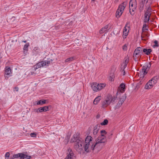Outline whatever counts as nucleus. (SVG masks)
I'll return each instance as SVG.
<instances>
[{
	"label": "nucleus",
	"instance_id": "nucleus-17",
	"mask_svg": "<svg viewBox=\"0 0 159 159\" xmlns=\"http://www.w3.org/2000/svg\"><path fill=\"white\" fill-rule=\"evenodd\" d=\"M129 61V58L128 57H126L124 58V61L123 64L121 65V68L123 69L122 71H124V73H125L124 69L126 67Z\"/></svg>",
	"mask_w": 159,
	"mask_h": 159
},
{
	"label": "nucleus",
	"instance_id": "nucleus-30",
	"mask_svg": "<svg viewBox=\"0 0 159 159\" xmlns=\"http://www.w3.org/2000/svg\"><path fill=\"white\" fill-rule=\"evenodd\" d=\"M29 43H26L24 46L23 49L24 50L27 51L28 49V47L29 46Z\"/></svg>",
	"mask_w": 159,
	"mask_h": 159
},
{
	"label": "nucleus",
	"instance_id": "nucleus-41",
	"mask_svg": "<svg viewBox=\"0 0 159 159\" xmlns=\"http://www.w3.org/2000/svg\"><path fill=\"white\" fill-rule=\"evenodd\" d=\"M101 135H104L103 134H106L107 132L105 130H102L101 131Z\"/></svg>",
	"mask_w": 159,
	"mask_h": 159
},
{
	"label": "nucleus",
	"instance_id": "nucleus-49",
	"mask_svg": "<svg viewBox=\"0 0 159 159\" xmlns=\"http://www.w3.org/2000/svg\"><path fill=\"white\" fill-rule=\"evenodd\" d=\"M22 42L25 43L26 42V40H25V41H22Z\"/></svg>",
	"mask_w": 159,
	"mask_h": 159
},
{
	"label": "nucleus",
	"instance_id": "nucleus-21",
	"mask_svg": "<svg viewBox=\"0 0 159 159\" xmlns=\"http://www.w3.org/2000/svg\"><path fill=\"white\" fill-rule=\"evenodd\" d=\"M5 70V75H9L12 73L11 69L10 67H6Z\"/></svg>",
	"mask_w": 159,
	"mask_h": 159
},
{
	"label": "nucleus",
	"instance_id": "nucleus-31",
	"mask_svg": "<svg viewBox=\"0 0 159 159\" xmlns=\"http://www.w3.org/2000/svg\"><path fill=\"white\" fill-rule=\"evenodd\" d=\"M108 123V121L107 119H105L101 123V125H106Z\"/></svg>",
	"mask_w": 159,
	"mask_h": 159
},
{
	"label": "nucleus",
	"instance_id": "nucleus-40",
	"mask_svg": "<svg viewBox=\"0 0 159 159\" xmlns=\"http://www.w3.org/2000/svg\"><path fill=\"white\" fill-rule=\"evenodd\" d=\"M151 15V13L145 12L144 16H148L150 17Z\"/></svg>",
	"mask_w": 159,
	"mask_h": 159
},
{
	"label": "nucleus",
	"instance_id": "nucleus-23",
	"mask_svg": "<svg viewBox=\"0 0 159 159\" xmlns=\"http://www.w3.org/2000/svg\"><path fill=\"white\" fill-rule=\"evenodd\" d=\"M129 29V23L127 22L126 23L125 26L123 30V32H128Z\"/></svg>",
	"mask_w": 159,
	"mask_h": 159
},
{
	"label": "nucleus",
	"instance_id": "nucleus-36",
	"mask_svg": "<svg viewBox=\"0 0 159 159\" xmlns=\"http://www.w3.org/2000/svg\"><path fill=\"white\" fill-rule=\"evenodd\" d=\"M33 51L36 52H38L39 51V49L38 47H35L33 49Z\"/></svg>",
	"mask_w": 159,
	"mask_h": 159
},
{
	"label": "nucleus",
	"instance_id": "nucleus-8",
	"mask_svg": "<svg viewBox=\"0 0 159 159\" xmlns=\"http://www.w3.org/2000/svg\"><path fill=\"white\" fill-rule=\"evenodd\" d=\"M151 62H149L148 63L145 64L144 65L143 67L141 72L142 73V75H140L141 77H143L144 75H146L148 72V71L149 70L151 66Z\"/></svg>",
	"mask_w": 159,
	"mask_h": 159
},
{
	"label": "nucleus",
	"instance_id": "nucleus-22",
	"mask_svg": "<svg viewBox=\"0 0 159 159\" xmlns=\"http://www.w3.org/2000/svg\"><path fill=\"white\" fill-rule=\"evenodd\" d=\"M152 51L150 49L143 48V52L144 53L147 55H149Z\"/></svg>",
	"mask_w": 159,
	"mask_h": 159
},
{
	"label": "nucleus",
	"instance_id": "nucleus-43",
	"mask_svg": "<svg viewBox=\"0 0 159 159\" xmlns=\"http://www.w3.org/2000/svg\"><path fill=\"white\" fill-rule=\"evenodd\" d=\"M10 156V154L9 152H7L5 155V156L6 157H7L8 158Z\"/></svg>",
	"mask_w": 159,
	"mask_h": 159
},
{
	"label": "nucleus",
	"instance_id": "nucleus-51",
	"mask_svg": "<svg viewBox=\"0 0 159 159\" xmlns=\"http://www.w3.org/2000/svg\"><path fill=\"white\" fill-rule=\"evenodd\" d=\"M92 1H93V2H94L96 0H91Z\"/></svg>",
	"mask_w": 159,
	"mask_h": 159
},
{
	"label": "nucleus",
	"instance_id": "nucleus-27",
	"mask_svg": "<svg viewBox=\"0 0 159 159\" xmlns=\"http://www.w3.org/2000/svg\"><path fill=\"white\" fill-rule=\"evenodd\" d=\"M46 100H41L37 102V104L38 105H42L46 103Z\"/></svg>",
	"mask_w": 159,
	"mask_h": 159
},
{
	"label": "nucleus",
	"instance_id": "nucleus-5",
	"mask_svg": "<svg viewBox=\"0 0 159 159\" xmlns=\"http://www.w3.org/2000/svg\"><path fill=\"white\" fill-rule=\"evenodd\" d=\"M127 2H124L119 5L116 11V16L117 18H119L121 15L124 10L126 5Z\"/></svg>",
	"mask_w": 159,
	"mask_h": 159
},
{
	"label": "nucleus",
	"instance_id": "nucleus-1",
	"mask_svg": "<svg viewBox=\"0 0 159 159\" xmlns=\"http://www.w3.org/2000/svg\"><path fill=\"white\" fill-rule=\"evenodd\" d=\"M152 2V0H139V9L140 12H141L144 9L145 3L146 11L145 12L151 13V6Z\"/></svg>",
	"mask_w": 159,
	"mask_h": 159
},
{
	"label": "nucleus",
	"instance_id": "nucleus-14",
	"mask_svg": "<svg viewBox=\"0 0 159 159\" xmlns=\"http://www.w3.org/2000/svg\"><path fill=\"white\" fill-rule=\"evenodd\" d=\"M134 54V55H138L140 57L143 54V48L140 47L137 48L135 49Z\"/></svg>",
	"mask_w": 159,
	"mask_h": 159
},
{
	"label": "nucleus",
	"instance_id": "nucleus-4",
	"mask_svg": "<svg viewBox=\"0 0 159 159\" xmlns=\"http://www.w3.org/2000/svg\"><path fill=\"white\" fill-rule=\"evenodd\" d=\"M159 78V76L158 75L153 77L146 84L145 87V88L148 89L152 88L157 83Z\"/></svg>",
	"mask_w": 159,
	"mask_h": 159
},
{
	"label": "nucleus",
	"instance_id": "nucleus-47",
	"mask_svg": "<svg viewBox=\"0 0 159 159\" xmlns=\"http://www.w3.org/2000/svg\"><path fill=\"white\" fill-rule=\"evenodd\" d=\"M112 69L113 70V72L114 71H115L116 70V68L114 66L112 67Z\"/></svg>",
	"mask_w": 159,
	"mask_h": 159
},
{
	"label": "nucleus",
	"instance_id": "nucleus-44",
	"mask_svg": "<svg viewBox=\"0 0 159 159\" xmlns=\"http://www.w3.org/2000/svg\"><path fill=\"white\" fill-rule=\"evenodd\" d=\"M114 77L113 75H112V77H111V76L110 79V80H111V81H113V80H114L113 78Z\"/></svg>",
	"mask_w": 159,
	"mask_h": 159
},
{
	"label": "nucleus",
	"instance_id": "nucleus-28",
	"mask_svg": "<svg viewBox=\"0 0 159 159\" xmlns=\"http://www.w3.org/2000/svg\"><path fill=\"white\" fill-rule=\"evenodd\" d=\"M31 158V156H28L23 153L22 158H20V159H24L25 158L27 159H30Z\"/></svg>",
	"mask_w": 159,
	"mask_h": 159
},
{
	"label": "nucleus",
	"instance_id": "nucleus-13",
	"mask_svg": "<svg viewBox=\"0 0 159 159\" xmlns=\"http://www.w3.org/2000/svg\"><path fill=\"white\" fill-rule=\"evenodd\" d=\"M125 85L124 84H121L118 87L117 92L116 93V96H118L119 94L120 93H122L125 91Z\"/></svg>",
	"mask_w": 159,
	"mask_h": 159
},
{
	"label": "nucleus",
	"instance_id": "nucleus-9",
	"mask_svg": "<svg viewBox=\"0 0 159 159\" xmlns=\"http://www.w3.org/2000/svg\"><path fill=\"white\" fill-rule=\"evenodd\" d=\"M52 61V60L51 61H41L35 65L34 67L36 69H37L41 67L44 66H47Z\"/></svg>",
	"mask_w": 159,
	"mask_h": 159
},
{
	"label": "nucleus",
	"instance_id": "nucleus-3",
	"mask_svg": "<svg viewBox=\"0 0 159 159\" xmlns=\"http://www.w3.org/2000/svg\"><path fill=\"white\" fill-rule=\"evenodd\" d=\"M116 98L110 95H108L105 99L102 102V107L105 108L112 102L114 103Z\"/></svg>",
	"mask_w": 159,
	"mask_h": 159
},
{
	"label": "nucleus",
	"instance_id": "nucleus-18",
	"mask_svg": "<svg viewBox=\"0 0 159 159\" xmlns=\"http://www.w3.org/2000/svg\"><path fill=\"white\" fill-rule=\"evenodd\" d=\"M96 141L104 143L107 141L106 137L104 135H101L98 137Z\"/></svg>",
	"mask_w": 159,
	"mask_h": 159
},
{
	"label": "nucleus",
	"instance_id": "nucleus-15",
	"mask_svg": "<svg viewBox=\"0 0 159 159\" xmlns=\"http://www.w3.org/2000/svg\"><path fill=\"white\" fill-rule=\"evenodd\" d=\"M48 106H44L43 107H40L38 109H35L34 110V111L37 113L47 111L48 110Z\"/></svg>",
	"mask_w": 159,
	"mask_h": 159
},
{
	"label": "nucleus",
	"instance_id": "nucleus-26",
	"mask_svg": "<svg viewBox=\"0 0 159 159\" xmlns=\"http://www.w3.org/2000/svg\"><path fill=\"white\" fill-rule=\"evenodd\" d=\"M23 155V153H19L14 155L13 157L14 158H16L20 157V158H22V157Z\"/></svg>",
	"mask_w": 159,
	"mask_h": 159
},
{
	"label": "nucleus",
	"instance_id": "nucleus-32",
	"mask_svg": "<svg viewBox=\"0 0 159 159\" xmlns=\"http://www.w3.org/2000/svg\"><path fill=\"white\" fill-rule=\"evenodd\" d=\"M150 17L148 16H144V22L147 23L148 22L149 20V18Z\"/></svg>",
	"mask_w": 159,
	"mask_h": 159
},
{
	"label": "nucleus",
	"instance_id": "nucleus-39",
	"mask_svg": "<svg viewBox=\"0 0 159 159\" xmlns=\"http://www.w3.org/2000/svg\"><path fill=\"white\" fill-rule=\"evenodd\" d=\"M122 104L121 103H120L119 101L118 102V103L116 105V108H119V107H120L121 105H122Z\"/></svg>",
	"mask_w": 159,
	"mask_h": 159
},
{
	"label": "nucleus",
	"instance_id": "nucleus-12",
	"mask_svg": "<svg viewBox=\"0 0 159 159\" xmlns=\"http://www.w3.org/2000/svg\"><path fill=\"white\" fill-rule=\"evenodd\" d=\"M104 145V143L96 141L95 143L93 145V150L96 148L98 149H101Z\"/></svg>",
	"mask_w": 159,
	"mask_h": 159
},
{
	"label": "nucleus",
	"instance_id": "nucleus-25",
	"mask_svg": "<svg viewBox=\"0 0 159 159\" xmlns=\"http://www.w3.org/2000/svg\"><path fill=\"white\" fill-rule=\"evenodd\" d=\"M98 125H96L94 126V129L93 131V134L95 135L97 134L98 130Z\"/></svg>",
	"mask_w": 159,
	"mask_h": 159
},
{
	"label": "nucleus",
	"instance_id": "nucleus-42",
	"mask_svg": "<svg viewBox=\"0 0 159 159\" xmlns=\"http://www.w3.org/2000/svg\"><path fill=\"white\" fill-rule=\"evenodd\" d=\"M136 55H134V56H133V58H134V60H135V61H137V58L138 57H139V56H138L137 57L136 56Z\"/></svg>",
	"mask_w": 159,
	"mask_h": 159
},
{
	"label": "nucleus",
	"instance_id": "nucleus-16",
	"mask_svg": "<svg viewBox=\"0 0 159 159\" xmlns=\"http://www.w3.org/2000/svg\"><path fill=\"white\" fill-rule=\"evenodd\" d=\"M111 26V25H107L105 26L100 30L99 31L100 33L102 34L104 33H106L110 29Z\"/></svg>",
	"mask_w": 159,
	"mask_h": 159
},
{
	"label": "nucleus",
	"instance_id": "nucleus-20",
	"mask_svg": "<svg viewBox=\"0 0 159 159\" xmlns=\"http://www.w3.org/2000/svg\"><path fill=\"white\" fill-rule=\"evenodd\" d=\"M148 36L147 32H144L142 33L141 35V39L143 40L146 41L148 39Z\"/></svg>",
	"mask_w": 159,
	"mask_h": 159
},
{
	"label": "nucleus",
	"instance_id": "nucleus-50",
	"mask_svg": "<svg viewBox=\"0 0 159 159\" xmlns=\"http://www.w3.org/2000/svg\"><path fill=\"white\" fill-rule=\"evenodd\" d=\"M97 118H99V116H98H98H97Z\"/></svg>",
	"mask_w": 159,
	"mask_h": 159
},
{
	"label": "nucleus",
	"instance_id": "nucleus-38",
	"mask_svg": "<svg viewBox=\"0 0 159 159\" xmlns=\"http://www.w3.org/2000/svg\"><path fill=\"white\" fill-rule=\"evenodd\" d=\"M155 44L153 46V47H158V42L157 40H155L154 41Z\"/></svg>",
	"mask_w": 159,
	"mask_h": 159
},
{
	"label": "nucleus",
	"instance_id": "nucleus-33",
	"mask_svg": "<svg viewBox=\"0 0 159 159\" xmlns=\"http://www.w3.org/2000/svg\"><path fill=\"white\" fill-rule=\"evenodd\" d=\"M74 59V57H70L69 58H68L67 59H66L65 60V61L66 62H70L71 61L73 60Z\"/></svg>",
	"mask_w": 159,
	"mask_h": 159
},
{
	"label": "nucleus",
	"instance_id": "nucleus-19",
	"mask_svg": "<svg viewBox=\"0 0 159 159\" xmlns=\"http://www.w3.org/2000/svg\"><path fill=\"white\" fill-rule=\"evenodd\" d=\"M79 137V134H75L73 135V137L72 138L71 142L73 143L75 142H76L77 140L78 139H80V138H78Z\"/></svg>",
	"mask_w": 159,
	"mask_h": 159
},
{
	"label": "nucleus",
	"instance_id": "nucleus-35",
	"mask_svg": "<svg viewBox=\"0 0 159 159\" xmlns=\"http://www.w3.org/2000/svg\"><path fill=\"white\" fill-rule=\"evenodd\" d=\"M30 136L32 137L36 138L37 136V134L35 133H33L30 134Z\"/></svg>",
	"mask_w": 159,
	"mask_h": 159
},
{
	"label": "nucleus",
	"instance_id": "nucleus-6",
	"mask_svg": "<svg viewBox=\"0 0 159 159\" xmlns=\"http://www.w3.org/2000/svg\"><path fill=\"white\" fill-rule=\"evenodd\" d=\"M137 3L136 0H130L129 3V12L132 15L134 14V11L137 8Z\"/></svg>",
	"mask_w": 159,
	"mask_h": 159
},
{
	"label": "nucleus",
	"instance_id": "nucleus-10",
	"mask_svg": "<svg viewBox=\"0 0 159 159\" xmlns=\"http://www.w3.org/2000/svg\"><path fill=\"white\" fill-rule=\"evenodd\" d=\"M84 143V140L80 138V139L77 140L76 142L75 143V148L76 149H82Z\"/></svg>",
	"mask_w": 159,
	"mask_h": 159
},
{
	"label": "nucleus",
	"instance_id": "nucleus-24",
	"mask_svg": "<svg viewBox=\"0 0 159 159\" xmlns=\"http://www.w3.org/2000/svg\"><path fill=\"white\" fill-rule=\"evenodd\" d=\"M101 96H98L93 101V104L95 105L97 104L101 100Z\"/></svg>",
	"mask_w": 159,
	"mask_h": 159
},
{
	"label": "nucleus",
	"instance_id": "nucleus-29",
	"mask_svg": "<svg viewBox=\"0 0 159 159\" xmlns=\"http://www.w3.org/2000/svg\"><path fill=\"white\" fill-rule=\"evenodd\" d=\"M126 98V97L125 96H122L119 100V102L122 104Z\"/></svg>",
	"mask_w": 159,
	"mask_h": 159
},
{
	"label": "nucleus",
	"instance_id": "nucleus-11",
	"mask_svg": "<svg viewBox=\"0 0 159 159\" xmlns=\"http://www.w3.org/2000/svg\"><path fill=\"white\" fill-rule=\"evenodd\" d=\"M67 156L64 159H75V157L71 149H68L67 153Z\"/></svg>",
	"mask_w": 159,
	"mask_h": 159
},
{
	"label": "nucleus",
	"instance_id": "nucleus-45",
	"mask_svg": "<svg viewBox=\"0 0 159 159\" xmlns=\"http://www.w3.org/2000/svg\"><path fill=\"white\" fill-rule=\"evenodd\" d=\"M146 26H147L145 24H144L143 25V29L144 28H145V30H148L147 29H146Z\"/></svg>",
	"mask_w": 159,
	"mask_h": 159
},
{
	"label": "nucleus",
	"instance_id": "nucleus-34",
	"mask_svg": "<svg viewBox=\"0 0 159 159\" xmlns=\"http://www.w3.org/2000/svg\"><path fill=\"white\" fill-rule=\"evenodd\" d=\"M128 32H123V38L124 39H125L126 38V36L128 34Z\"/></svg>",
	"mask_w": 159,
	"mask_h": 159
},
{
	"label": "nucleus",
	"instance_id": "nucleus-46",
	"mask_svg": "<svg viewBox=\"0 0 159 159\" xmlns=\"http://www.w3.org/2000/svg\"><path fill=\"white\" fill-rule=\"evenodd\" d=\"M15 90H14L15 91L16 90V91H18V88L17 87H15Z\"/></svg>",
	"mask_w": 159,
	"mask_h": 159
},
{
	"label": "nucleus",
	"instance_id": "nucleus-37",
	"mask_svg": "<svg viewBox=\"0 0 159 159\" xmlns=\"http://www.w3.org/2000/svg\"><path fill=\"white\" fill-rule=\"evenodd\" d=\"M122 49L124 50H127V45L126 44L124 45L122 47Z\"/></svg>",
	"mask_w": 159,
	"mask_h": 159
},
{
	"label": "nucleus",
	"instance_id": "nucleus-7",
	"mask_svg": "<svg viewBox=\"0 0 159 159\" xmlns=\"http://www.w3.org/2000/svg\"><path fill=\"white\" fill-rule=\"evenodd\" d=\"M106 86L104 84H98L97 83H93L91 84V88L95 91H98L102 89Z\"/></svg>",
	"mask_w": 159,
	"mask_h": 159
},
{
	"label": "nucleus",
	"instance_id": "nucleus-2",
	"mask_svg": "<svg viewBox=\"0 0 159 159\" xmlns=\"http://www.w3.org/2000/svg\"><path fill=\"white\" fill-rule=\"evenodd\" d=\"M93 138L90 136H88L85 138L84 146L85 151L88 152L93 150Z\"/></svg>",
	"mask_w": 159,
	"mask_h": 159
},
{
	"label": "nucleus",
	"instance_id": "nucleus-48",
	"mask_svg": "<svg viewBox=\"0 0 159 159\" xmlns=\"http://www.w3.org/2000/svg\"><path fill=\"white\" fill-rule=\"evenodd\" d=\"M119 1V0H114V2L115 3H116L117 2Z\"/></svg>",
	"mask_w": 159,
	"mask_h": 159
}]
</instances>
